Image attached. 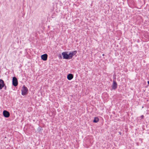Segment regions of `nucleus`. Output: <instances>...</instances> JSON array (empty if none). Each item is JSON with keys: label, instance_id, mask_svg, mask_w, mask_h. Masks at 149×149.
Here are the masks:
<instances>
[{"label": "nucleus", "instance_id": "nucleus-10", "mask_svg": "<svg viewBox=\"0 0 149 149\" xmlns=\"http://www.w3.org/2000/svg\"><path fill=\"white\" fill-rule=\"evenodd\" d=\"M73 76L72 74H70L67 76V79L69 80H71L73 78Z\"/></svg>", "mask_w": 149, "mask_h": 149}, {"label": "nucleus", "instance_id": "nucleus-6", "mask_svg": "<svg viewBox=\"0 0 149 149\" xmlns=\"http://www.w3.org/2000/svg\"><path fill=\"white\" fill-rule=\"evenodd\" d=\"M3 116L6 118L10 116V113H9L6 110H4L3 112Z\"/></svg>", "mask_w": 149, "mask_h": 149}, {"label": "nucleus", "instance_id": "nucleus-13", "mask_svg": "<svg viewBox=\"0 0 149 149\" xmlns=\"http://www.w3.org/2000/svg\"><path fill=\"white\" fill-rule=\"evenodd\" d=\"M148 84H149V81H148Z\"/></svg>", "mask_w": 149, "mask_h": 149}, {"label": "nucleus", "instance_id": "nucleus-2", "mask_svg": "<svg viewBox=\"0 0 149 149\" xmlns=\"http://www.w3.org/2000/svg\"><path fill=\"white\" fill-rule=\"evenodd\" d=\"M62 55L63 56V58L66 59H69L68 54V52H63L62 53Z\"/></svg>", "mask_w": 149, "mask_h": 149}, {"label": "nucleus", "instance_id": "nucleus-1", "mask_svg": "<svg viewBox=\"0 0 149 149\" xmlns=\"http://www.w3.org/2000/svg\"><path fill=\"white\" fill-rule=\"evenodd\" d=\"M27 88L24 86L22 89V94L23 95H26L28 91Z\"/></svg>", "mask_w": 149, "mask_h": 149}, {"label": "nucleus", "instance_id": "nucleus-14", "mask_svg": "<svg viewBox=\"0 0 149 149\" xmlns=\"http://www.w3.org/2000/svg\"><path fill=\"white\" fill-rule=\"evenodd\" d=\"M137 18H139V17H137Z\"/></svg>", "mask_w": 149, "mask_h": 149}, {"label": "nucleus", "instance_id": "nucleus-3", "mask_svg": "<svg viewBox=\"0 0 149 149\" xmlns=\"http://www.w3.org/2000/svg\"><path fill=\"white\" fill-rule=\"evenodd\" d=\"M13 84L15 86H16L18 84L17 80L16 78L15 77H14L13 78Z\"/></svg>", "mask_w": 149, "mask_h": 149}, {"label": "nucleus", "instance_id": "nucleus-5", "mask_svg": "<svg viewBox=\"0 0 149 149\" xmlns=\"http://www.w3.org/2000/svg\"><path fill=\"white\" fill-rule=\"evenodd\" d=\"M77 52L76 51H74L70 52L69 54V59H71L72 56L75 55L77 53Z\"/></svg>", "mask_w": 149, "mask_h": 149}, {"label": "nucleus", "instance_id": "nucleus-7", "mask_svg": "<svg viewBox=\"0 0 149 149\" xmlns=\"http://www.w3.org/2000/svg\"><path fill=\"white\" fill-rule=\"evenodd\" d=\"M5 85L2 79H0V90Z\"/></svg>", "mask_w": 149, "mask_h": 149}, {"label": "nucleus", "instance_id": "nucleus-4", "mask_svg": "<svg viewBox=\"0 0 149 149\" xmlns=\"http://www.w3.org/2000/svg\"><path fill=\"white\" fill-rule=\"evenodd\" d=\"M77 52L76 51H74L70 52L69 54V59H71L72 56L75 55L77 53Z\"/></svg>", "mask_w": 149, "mask_h": 149}, {"label": "nucleus", "instance_id": "nucleus-15", "mask_svg": "<svg viewBox=\"0 0 149 149\" xmlns=\"http://www.w3.org/2000/svg\"><path fill=\"white\" fill-rule=\"evenodd\" d=\"M142 117H143V116H142Z\"/></svg>", "mask_w": 149, "mask_h": 149}, {"label": "nucleus", "instance_id": "nucleus-11", "mask_svg": "<svg viewBox=\"0 0 149 149\" xmlns=\"http://www.w3.org/2000/svg\"><path fill=\"white\" fill-rule=\"evenodd\" d=\"M99 121V119L97 117H95L93 120V122L95 123H97Z\"/></svg>", "mask_w": 149, "mask_h": 149}, {"label": "nucleus", "instance_id": "nucleus-12", "mask_svg": "<svg viewBox=\"0 0 149 149\" xmlns=\"http://www.w3.org/2000/svg\"><path fill=\"white\" fill-rule=\"evenodd\" d=\"M119 133L120 134H120H121V132H119Z\"/></svg>", "mask_w": 149, "mask_h": 149}, {"label": "nucleus", "instance_id": "nucleus-9", "mask_svg": "<svg viewBox=\"0 0 149 149\" xmlns=\"http://www.w3.org/2000/svg\"><path fill=\"white\" fill-rule=\"evenodd\" d=\"M117 84L116 82L113 80V85H112V88L113 89H116L117 88Z\"/></svg>", "mask_w": 149, "mask_h": 149}, {"label": "nucleus", "instance_id": "nucleus-8", "mask_svg": "<svg viewBox=\"0 0 149 149\" xmlns=\"http://www.w3.org/2000/svg\"><path fill=\"white\" fill-rule=\"evenodd\" d=\"M42 59L43 61H45L47 60V55L46 54H45L42 55L41 56Z\"/></svg>", "mask_w": 149, "mask_h": 149}, {"label": "nucleus", "instance_id": "nucleus-16", "mask_svg": "<svg viewBox=\"0 0 149 149\" xmlns=\"http://www.w3.org/2000/svg\"><path fill=\"white\" fill-rule=\"evenodd\" d=\"M142 117H143V116H142Z\"/></svg>", "mask_w": 149, "mask_h": 149}]
</instances>
